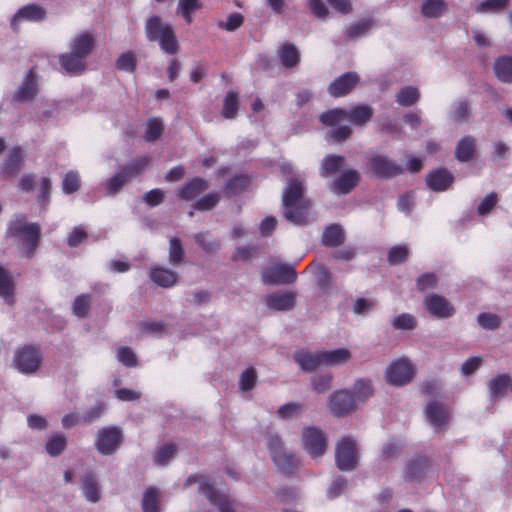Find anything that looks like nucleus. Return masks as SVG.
Returning <instances> with one entry per match:
<instances>
[{"label": "nucleus", "mask_w": 512, "mask_h": 512, "mask_svg": "<svg viewBox=\"0 0 512 512\" xmlns=\"http://www.w3.org/2000/svg\"><path fill=\"white\" fill-rule=\"evenodd\" d=\"M373 114L374 110L370 105H358L350 110L341 108L328 110L320 115V121L324 125L334 128L330 131V137L333 140L342 142L348 139L352 133L348 123L363 126L371 120Z\"/></svg>", "instance_id": "f257e3e1"}, {"label": "nucleus", "mask_w": 512, "mask_h": 512, "mask_svg": "<svg viewBox=\"0 0 512 512\" xmlns=\"http://www.w3.org/2000/svg\"><path fill=\"white\" fill-rule=\"evenodd\" d=\"M304 192V180L299 175H292L283 191L282 202L285 218L295 225L308 222V211L311 204L305 198Z\"/></svg>", "instance_id": "f03ea898"}, {"label": "nucleus", "mask_w": 512, "mask_h": 512, "mask_svg": "<svg viewBox=\"0 0 512 512\" xmlns=\"http://www.w3.org/2000/svg\"><path fill=\"white\" fill-rule=\"evenodd\" d=\"M41 228L38 223L26 222L23 219L12 221L8 228V235L21 245L26 256H31L39 245Z\"/></svg>", "instance_id": "7ed1b4c3"}, {"label": "nucleus", "mask_w": 512, "mask_h": 512, "mask_svg": "<svg viewBox=\"0 0 512 512\" xmlns=\"http://www.w3.org/2000/svg\"><path fill=\"white\" fill-rule=\"evenodd\" d=\"M146 36L149 41H157L167 54H176L179 45L172 27L164 23L159 16H152L146 22Z\"/></svg>", "instance_id": "20e7f679"}, {"label": "nucleus", "mask_w": 512, "mask_h": 512, "mask_svg": "<svg viewBox=\"0 0 512 512\" xmlns=\"http://www.w3.org/2000/svg\"><path fill=\"white\" fill-rule=\"evenodd\" d=\"M196 483L199 484V492L202 493L211 504L215 505L220 512H236V506L238 505L236 501L230 499L226 494L216 491L206 477L190 475L186 479L184 486L190 487Z\"/></svg>", "instance_id": "39448f33"}, {"label": "nucleus", "mask_w": 512, "mask_h": 512, "mask_svg": "<svg viewBox=\"0 0 512 512\" xmlns=\"http://www.w3.org/2000/svg\"><path fill=\"white\" fill-rule=\"evenodd\" d=\"M40 350L32 345H22L13 352L11 367L23 375L36 374L42 365Z\"/></svg>", "instance_id": "423d86ee"}, {"label": "nucleus", "mask_w": 512, "mask_h": 512, "mask_svg": "<svg viewBox=\"0 0 512 512\" xmlns=\"http://www.w3.org/2000/svg\"><path fill=\"white\" fill-rule=\"evenodd\" d=\"M414 374L415 368L407 358L392 361L385 370L387 382L394 386H403L410 383Z\"/></svg>", "instance_id": "0eeeda50"}, {"label": "nucleus", "mask_w": 512, "mask_h": 512, "mask_svg": "<svg viewBox=\"0 0 512 512\" xmlns=\"http://www.w3.org/2000/svg\"><path fill=\"white\" fill-rule=\"evenodd\" d=\"M327 408L336 417H346L358 410L353 395L348 389L332 392L327 399Z\"/></svg>", "instance_id": "6e6552de"}, {"label": "nucleus", "mask_w": 512, "mask_h": 512, "mask_svg": "<svg viewBox=\"0 0 512 512\" xmlns=\"http://www.w3.org/2000/svg\"><path fill=\"white\" fill-rule=\"evenodd\" d=\"M296 278L297 274L294 268L285 264L272 265L261 273L262 282L270 285L292 283Z\"/></svg>", "instance_id": "1a4fd4ad"}, {"label": "nucleus", "mask_w": 512, "mask_h": 512, "mask_svg": "<svg viewBox=\"0 0 512 512\" xmlns=\"http://www.w3.org/2000/svg\"><path fill=\"white\" fill-rule=\"evenodd\" d=\"M370 170L380 178L389 179L401 175L404 168L385 155H375L369 161Z\"/></svg>", "instance_id": "9d476101"}, {"label": "nucleus", "mask_w": 512, "mask_h": 512, "mask_svg": "<svg viewBox=\"0 0 512 512\" xmlns=\"http://www.w3.org/2000/svg\"><path fill=\"white\" fill-rule=\"evenodd\" d=\"M359 180V172L349 167L328 184V189L336 196H343L350 193L357 186Z\"/></svg>", "instance_id": "9b49d317"}, {"label": "nucleus", "mask_w": 512, "mask_h": 512, "mask_svg": "<svg viewBox=\"0 0 512 512\" xmlns=\"http://www.w3.org/2000/svg\"><path fill=\"white\" fill-rule=\"evenodd\" d=\"M425 417L436 431L445 430L450 423V411L443 403L431 400L425 407Z\"/></svg>", "instance_id": "f8f14e48"}, {"label": "nucleus", "mask_w": 512, "mask_h": 512, "mask_svg": "<svg viewBox=\"0 0 512 512\" xmlns=\"http://www.w3.org/2000/svg\"><path fill=\"white\" fill-rule=\"evenodd\" d=\"M425 309L434 317L449 318L455 313L453 305L443 296L430 294L423 301Z\"/></svg>", "instance_id": "ddd939ff"}, {"label": "nucleus", "mask_w": 512, "mask_h": 512, "mask_svg": "<svg viewBox=\"0 0 512 512\" xmlns=\"http://www.w3.org/2000/svg\"><path fill=\"white\" fill-rule=\"evenodd\" d=\"M359 83V75L356 72H347L336 78L328 87L332 97H342L350 93Z\"/></svg>", "instance_id": "4468645a"}, {"label": "nucleus", "mask_w": 512, "mask_h": 512, "mask_svg": "<svg viewBox=\"0 0 512 512\" xmlns=\"http://www.w3.org/2000/svg\"><path fill=\"white\" fill-rule=\"evenodd\" d=\"M293 359L300 369L306 373L315 372L323 366L321 351L311 352L306 349H300L293 353Z\"/></svg>", "instance_id": "2eb2a0df"}, {"label": "nucleus", "mask_w": 512, "mask_h": 512, "mask_svg": "<svg viewBox=\"0 0 512 512\" xmlns=\"http://www.w3.org/2000/svg\"><path fill=\"white\" fill-rule=\"evenodd\" d=\"M296 292L277 291L264 298L265 304L274 311H288L295 306Z\"/></svg>", "instance_id": "dca6fc26"}, {"label": "nucleus", "mask_w": 512, "mask_h": 512, "mask_svg": "<svg viewBox=\"0 0 512 512\" xmlns=\"http://www.w3.org/2000/svg\"><path fill=\"white\" fill-rule=\"evenodd\" d=\"M123 433L119 427L109 426L101 428L96 434L97 448H117L123 443Z\"/></svg>", "instance_id": "f3484780"}, {"label": "nucleus", "mask_w": 512, "mask_h": 512, "mask_svg": "<svg viewBox=\"0 0 512 512\" xmlns=\"http://www.w3.org/2000/svg\"><path fill=\"white\" fill-rule=\"evenodd\" d=\"M301 442L306 448H325L328 445V437L321 428L309 425L302 428Z\"/></svg>", "instance_id": "a211bd4d"}, {"label": "nucleus", "mask_w": 512, "mask_h": 512, "mask_svg": "<svg viewBox=\"0 0 512 512\" xmlns=\"http://www.w3.org/2000/svg\"><path fill=\"white\" fill-rule=\"evenodd\" d=\"M453 182L454 176L445 168L432 170L426 176V184L434 192L447 190Z\"/></svg>", "instance_id": "6ab92c4d"}, {"label": "nucleus", "mask_w": 512, "mask_h": 512, "mask_svg": "<svg viewBox=\"0 0 512 512\" xmlns=\"http://www.w3.org/2000/svg\"><path fill=\"white\" fill-rule=\"evenodd\" d=\"M38 93L35 74L32 70L28 72L21 86L13 94V100L16 102L32 101Z\"/></svg>", "instance_id": "aec40b11"}, {"label": "nucleus", "mask_w": 512, "mask_h": 512, "mask_svg": "<svg viewBox=\"0 0 512 512\" xmlns=\"http://www.w3.org/2000/svg\"><path fill=\"white\" fill-rule=\"evenodd\" d=\"M63 70L69 75H79L86 70L87 62L81 56L69 51L59 56Z\"/></svg>", "instance_id": "412c9836"}, {"label": "nucleus", "mask_w": 512, "mask_h": 512, "mask_svg": "<svg viewBox=\"0 0 512 512\" xmlns=\"http://www.w3.org/2000/svg\"><path fill=\"white\" fill-rule=\"evenodd\" d=\"M344 169H347L345 157L329 154L322 159L319 174L323 178H328L336 173L342 172Z\"/></svg>", "instance_id": "4be33fe9"}, {"label": "nucleus", "mask_w": 512, "mask_h": 512, "mask_svg": "<svg viewBox=\"0 0 512 512\" xmlns=\"http://www.w3.org/2000/svg\"><path fill=\"white\" fill-rule=\"evenodd\" d=\"M149 277L152 282L163 288L176 285L179 279L176 272L161 266H152L149 271Z\"/></svg>", "instance_id": "5701e85b"}, {"label": "nucleus", "mask_w": 512, "mask_h": 512, "mask_svg": "<svg viewBox=\"0 0 512 512\" xmlns=\"http://www.w3.org/2000/svg\"><path fill=\"white\" fill-rule=\"evenodd\" d=\"M94 44V37L88 32H82L72 39L70 51L87 60L88 56L92 53Z\"/></svg>", "instance_id": "b1692460"}, {"label": "nucleus", "mask_w": 512, "mask_h": 512, "mask_svg": "<svg viewBox=\"0 0 512 512\" xmlns=\"http://www.w3.org/2000/svg\"><path fill=\"white\" fill-rule=\"evenodd\" d=\"M23 164L21 149L14 148L4 161L0 175L4 178L14 177L21 171Z\"/></svg>", "instance_id": "393cba45"}, {"label": "nucleus", "mask_w": 512, "mask_h": 512, "mask_svg": "<svg viewBox=\"0 0 512 512\" xmlns=\"http://www.w3.org/2000/svg\"><path fill=\"white\" fill-rule=\"evenodd\" d=\"M276 467L284 473H292L298 465V459L291 450H271Z\"/></svg>", "instance_id": "a878e982"}, {"label": "nucleus", "mask_w": 512, "mask_h": 512, "mask_svg": "<svg viewBox=\"0 0 512 512\" xmlns=\"http://www.w3.org/2000/svg\"><path fill=\"white\" fill-rule=\"evenodd\" d=\"M447 10L448 3L445 0H424L420 6L421 15L427 19L440 18Z\"/></svg>", "instance_id": "bb28decb"}, {"label": "nucleus", "mask_w": 512, "mask_h": 512, "mask_svg": "<svg viewBox=\"0 0 512 512\" xmlns=\"http://www.w3.org/2000/svg\"><path fill=\"white\" fill-rule=\"evenodd\" d=\"M350 393L353 395L354 401L359 408L372 397L374 393L372 382L367 379H358L355 381Z\"/></svg>", "instance_id": "cd10ccee"}, {"label": "nucleus", "mask_w": 512, "mask_h": 512, "mask_svg": "<svg viewBox=\"0 0 512 512\" xmlns=\"http://www.w3.org/2000/svg\"><path fill=\"white\" fill-rule=\"evenodd\" d=\"M512 378L507 374H500L489 381L488 388L492 398L504 397L511 391Z\"/></svg>", "instance_id": "c85d7f7f"}, {"label": "nucleus", "mask_w": 512, "mask_h": 512, "mask_svg": "<svg viewBox=\"0 0 512 512\" xmlns=\"http://www.w3.org/2000/svg\"><path fill=\"white\" fill-rule=\"evenodd\" d=\"M323 366H338L351 359V353L346 348L334 350H321Z\"/></svg>", "instance_id": "c756f323"}, {"label": "nucleus", "mask_w": 512, "mask_h": 512, "mask_svg": "<svg viewBox=\"0 0 512 512\" xmlns=\"http://www.w3.org/2000/svg\"><path fill=\"white\" fill-rule=\"evenodd\" d=\"M14 289L15 284L13 277L7 270L0 266V297L10 306L14 304Z\"/></svg>", "instance_id": "7c9ffc66"}, {"label": "nucleus", "mask_w": 512, "mask_h": 512, "mask_svg": "<svg viewBox=\"0 0 512 512\" xmlns=\"http://www.w3.org/2000/svg\"><path fill=\"white\" fill-rule=\"evenodd\" d=\"M335 461L340 470L351 471L357 467L359 455L357 450H336Z\"/></svg>", "instance_id": "2f4dec72"}, {"label": "nucleus", "mask_w": 512, "mask_h": 512, "mask_svg": "<svg viewBox=\"0 0 512 512\" xmlns=\"http://www.w3.org/2000/svg\"><path fill=\"white\" fill-rule=\"evenodd\" d=\"M475 148V138L472 136H465L455 147V158L460 162H468L473 158Z\"/></svg>", "instance_id": "473e14b6"}, {"label": "nucleus", "mask_w": 512, "mask_h": 512, "mask_svg": "<svg viewBox=\"0 0 512 512\" xmlns=\"http://www.w3.org/2000/svg\"><path fill=\"white\" fill-rule=\"evenodd\" d=\"M207 188V182L201 178H195L178 189V196L186 201L194 199Z\"/></svg>", "instance_id": "72a5a7b5"}, {"label": "nucleus", "mask_w": 512, "mask_h": 512, "mask_svg": "<svg viewBox=\"0 0 512 512\" xmlns=\"http://www.w3.org/2000/svg\"><path fill=\"white\" fill-rule=\"evenodd\" d=\"M82 490L86 499L90 502H98L101 498L98 481L92 473H87L82 478Z\"/></svg>", "instance_id": "f704fd0d"}, {"label": "nucleus", "mask_w": 512, "mask_h": 512, "mask_svg": "<svg viewBox=\"0 0 512 512\" xmlns=\"http://www.w3.org/2000/svg\"><path fill=\"white\" fill-rule=\"evenodd\" d=\"M345 240V233L339 224H332L328 226L322 235V243L328 247H336L343 244Z\"/></svg>", "instance_id": "c9c22d12"}, {"label": "nucleus", "mask_w": 512, "mask_h": 512, "mask_svg": "<svg viewBox=\"0 0 512 512\" xmlns=\"http://www.w3.org/2000/svg\"><path fill=\"white\" fill-rule=\"evenodd\" d=\"M496 77L504 83H512V57H499L494 63Z\"/></svg>", "instance_id": "e433bc0d"}, {"label": "nucleus", "mask_w": 512, "mask_h": 512, "mask_svg": "<svg viewBox=\"0 0 512 512\" xmlns=\"http://www.w3.org/2000/svg\"><path fill=\"white\" fill-rule=\"evenodd\" d=\"M131 179L126 174L123 168L118 173L108 178L104 183L106 194L109 196L118 193Z\"/></svg>", "instance_id": "4c0bfd02"}, {"label": "nucleus", "mask_w": 512, "mask_h": 512, "mask_svg": "<svg viewBox=\"0 0 512 512\" xmlns=\"http://www.w3.org/2000/svg\"><path fill=\"white\" fill-rule=\"evenodd\" d=\"M45 11L38 5H27L21 8L13 17L12 25L17 20L40 21L44 19Z\"/></svg>", "instance_id": "58836bf2"}, {"label": "nucleus", "mask_w": 512, "mask_h": 512, "mask_svg": "<svg viewBox=\"0 0 512 512\" xmlns=\"http://www.w3.org/2000/svg\"><path fill=\"white\" fill-rule=\"evenodd\" d=\"M471 117V107L468 101L458 100L453 103L450 113L451 120L456 124L468 122Z\"/></svg>", "instance_id": "ea45409f"}, {"label": "nucleus", "mask_w": 512, "mask_h": 512, "mask_svg": "<svg viewBox=\"0 0 512 512\" xmlns=\"http://www.w3.org/2000/svg\"><path fill=\"white\" fill-rule=\"evenodd\" d=\"M278 56L281 63L287 68L295 67L300 60L299 51L293 44L289 43L284 44L279 48Z\"/></svg>", "instance_id": "a19ab883"}, {"label": "nucleus", "mask_w": 512, "mask_h": 512, "mask_svg": "<svg viewBox=\"0 0 512 512\" xmlns=\"http://www.w3.org/2000/svg\"><path fill=\"white\" fill-rule=\"evenodd\" d=\"M420 98L419 90L413 86H405L396 94V101L400 106L409 107Z\"/></svg>", "instance_id": "79ce46f5"}, {"label": "nucleus", "mask_w": 512, "mask_h": 512, "mask_svg": "<svg viewBox=\"0 0 512 512\" xmlns=\"http://www.w3.org/2000/svg\"><path fill=\"white\" fill-rule=\"evenodd\" d=\"M238 105L237 92L228 91L223 100L222 116L226 119H234L237 115Z\"/></svg>", "instance_id": "37998d69"}, {"label": "nucleus", "mask_w": 512, "mask_h": 512, "mask_svg": "<svg viewBox=\"0 0 512 512\" xmlns=\"http://www.w3.org/2000/svg\"><path fill=\"white\" fill-rule=\"evenodd\" d=\"M202 3L200 0H179L178 11L183 16L185 21L190 24L193 21V13L201 9Z\"/></svg>", "instance_id": "c03bdc74"}, {"label": "nucleus", "mask_w": 512, "mask_h": 512, "mask_svg": "<svg viewBox=\"0 0 512 512\" xmlns=\"http://www.w3.org/2000/svg\"><path fill=\"white\" fill-rule=\"evenodd\" d=\"M333 375L330 373L320 374L311 379L312 391L317 394H323L332 387Z\"/></svg>", "instance_id": "a18cd8bd"}, {"label": "nucleus", "mask_w": 512, "mask_h": 512, "mask_svg": "<svg viewBox=\"0 0 512 512\" xmlns=\"http://www.w3.org/2000/svg\"><path fill=\"white\" fill-rule=\"evenodd\" d=\"M185 251L181 241L173 237L169 241V262L176 266L184 261Z\"/></svg>", "instance_id": "49530a36"}, {"label": "nucleus", "mask_w": 512, "mask_h": 512, "mask_svg": "<svg viewBox=\"0 0 512 512\" xmlns=\"http://www.w3.org/2000/svg\"><path fill=\"white\" fill-rule=\"evenodd\" d=\"M149 163L150 158L144 156L133 160L131 163L125 165L122 168L132 180L133 178H136L138 175H140L149 166Z\"/></svg>", "instance_id": "de8ad7c7"}, {"label": "nucleus", "mask_w": 512, "mask_h": 512, "mask_svg": "<svg viewBox=\"0 0 512 512\" xmlns=\"http://www.w3.org/2000/svg\"><path fill=\"white\" fill-rule=\"evenodd\" d=\"M163 130L164 125L160 119L150 118L146 123L144 139L148 142H153L162 135Z\"/></svg>", "instance_id": "09e8293b"}, {"label": "nucleus", "mask_w": 512, "mask_h": 512, "mask_svg": "<svg viewBox=\"0 0 512 512\" xmlns=\"http://www.w3.org/2000/svg\"><path fill=\"white\" fill-rule=\"evenodd\" d=\"M391 324L396 330L410 331L416 328L417 320L412 314L402 313L397 315Z\"/></svg>", "instance_id": "8fccbe9b"}, {"label": "nucleus", "mask_w": 512, "mask_h": 512, "mask_svg": "<svg viewBox=\"0 0 512 512\" xmlns=\"http://www.w3.org/2000/svg\"><path fill=\"white\" fill-rule=\"evenodd\" d=\"M303 413V405L297 402H290L282 405L277 410V415L283 420H289L301 416Z\"/></svg>", "instance_id": "3c124183"}, {"label": "nucleus", "mask_w": 512, "mask_h": 512, "mask_svg": "<svg viewBox=\"0 0 512 512\" xmlns=\"http://www.w3.org/2000/svg\"><path fill=\"white\" fill-rule=\"evenodd\" d=\"M159 503V492L155 488H149L146 490L143 500L142 507L144 512H158Z\"/></svg>", "instance_id": "603ef678"}, {"label": "nucleus", "mask_w": 512, "mask_h": 512, "mask_svg": "<svg viewBox=\"0 0 512 512\" xmlns=\"http://www.w3.org/2000/svg\"><path fill=\"white\" fill-rule=\"evenodd\" d=\"M257 382V372L254 368L250 367L245 369L239 377V388L242 391L252 390Z\"/></svg>", "instance_id": "864d4df0"}, {"label": "nucleus", "mask_w": 512, "mask_h": 512, "mask_svg": "<svg viewBox=\"0 0 512 512\" xmlns=\"http://www.w3.org/2000/svg\"><path fill=\"white\" fill-rule=\"evenodd\" d=\"M106 410L104 403H98L81 414L82 425H90L99 420Z\"/></svg>", "instance_id": "5fc2aeb1"}, {"label": "nucleus", "mask_w": 512, "mask_h": 512, "mask_svg": "<svg viewBox=\"0 0 512 512\" xmlns=\"http://www.w3.org/2000/svg\"><path fill=\"white\" fill-rule=\"evenodd\" d=\"M315 278L318 286L322 290L329 289L333 284V277L329 269L324 265H317L315 270Z\"/></svg>", "instance_id": "6e6d98bb"}, {"label": "nucleus", "mask_w": 512, "mask_h": 512, "mask_svg": "<svg viewBox=\"0 0 512 512\" xmlns=\"http://www.w3.org/2000/svg\"><path fill=\"white\" fill-rule=\"evenodd\" d=\"M91 304V297L87 294L79 295L75 298L72 304L73 313L78 317H85L88 315Z\"/></svg>", "instance_id": "4d7b16f0"}, {"label": "nucleus", "mask_w": 512, "mask_h": 512, "mask_svg": "<svg viewBox=\"0 0 512 512\" xmlns=\"http://www.w3.org/2000/svg\"><path fill=\"white\" fill-rule=\"evenodd\" d=\"M509 0H485L479 3L475 10L478 13H490L503 10L508 5Z\"/></svg>", "instance_id": "13d9d810"}, {"label": "nucleus", "mask_w": 512, "mask_h": 512, "mask_svg": "<svg viewBox=\"0 0 512 512\" xmlns=\"http://www.w3.org/2000/svg\"><path fill=\"white\" fill-rule=\"evenodd\" d=\"M478 324L486 330H494L501 325V318L493 313H480L477 316Z\"/></svg>", "instance_id": "bf43d9fd"}, {"label": "nucleus", "mask_w": 512, "mask_h": 512, "mask_svg": "<svg viewBox=\"0 0 512 512\" xmlns=\"http://www.w3.org/2000/svg\"><path fill=\"white\" fill-rule=\"evenodd\" d=\"M196 243L207 253L216 252L220 243L216 239L209 238L205 233H198L194 236Z\"/></svg>", "instance_id": "052dcab7"}, {"label": "nucleus", "mask_w": 512, "mask_h": 512, "mask_svg": "<svg viewBox=\"0 0 512 512\" xmlns=\"http://www.w3.org/2000/svg\"><path fill=\"white\" fill-rule=\"evenodd\" d=\"M250 178L245 175H239L235 176L232 180H230L227 185L226 189L231 194H238L242 192L244 189H246L250 185Z\"/></svg>", "instance_id": "680f3d73"}, {"label": "nucleus", "mask_w": 512, "mask_h": 512, "mask_svg": "<svg viewBox=\"0 0 512 512\" xmlns=\"http://www.w3.org/2000/svg\"><path fill=\"white\" fill-rule=\"evenodd\" d=\"M372 25H373L372 22L369 20L355 23V24L351 25L349 27V29L347 30V37L349 39L360 38L369 32Z\"/></svg>", "instance_id": "e2e57ef3"}, {"label": "nucleus", "mask_w": 512, "mask_h": 512, "mask_svg": "<svg viewBox=\"0 0 512 512\" xmlns=\"http://www.w3.org/2000/svg\"><path fill=\"white\" fill-rule=\"evenodd\" d=\"M80 187V178L77 172L70 171L68 172L62 183L63 192L66 194H71L76 192Z\"/></svg>", "instance_id": "0e129e2a"}, {"label": "nucleus", "mask_w": 512, "mask_h": 512, "mask_svg": "<svg viewBox=\"0 0 512 512\" xmlns=\"http://www.w3.org/2000/svg\"><path fill=\"white\" fill-rule=\"evenodd\" d=\"M408 257L407 246H395L389 250L388 260L391 264L397 265L404 262Z\"/></svg>", "instance_id": "69168bd1"}, {"label": "nucleus", "mask_w": 512, "mask_h": 512, "mask_svg": "<svg viewBox=\"0 0 512 512\" xmlns=\"http://www.w3.org/2000/svg\"><path fill=\"white\" fill-rule=\"evenodd\" d=\"M219 199L220 197L217 193L207 194L194 204V208L202 211L210 210L217 205Z\"/></svg>", "instance_id": "338daca9"}, {"label": "nucleus", "mask_w": 512, "mask_h": 512, "mask_svg": "<svg viewBox=\"0 0 512 512\" xmlns=\"http://www.w3.org/2000/svg\"><path fill=\"white\" fill-rule=\"evenodd\" d=\"M117 358L128 367L135 366L137 362L135 353L128 347H120L117 351Z\"/></svg>", "instance_id": "774afa93"}]
</instances>
